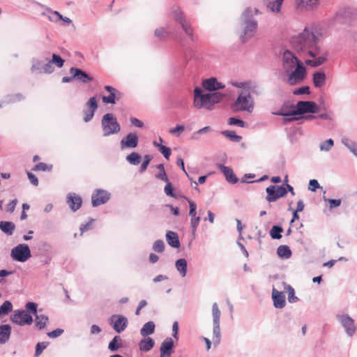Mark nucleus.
Segmentation results:
<instances>
[{
  "label": "nucleus",
  "instance_id": "14",
  "mask_svg": "<svg viewBox=\"0 0 357 357\" xmlns=\"http://www.w3.org/2000/svg\"><path fill=\"white\" fill-rule=\"evenodd\" d=\"M13 323L19 325H31L33 322V317L24 310H15L10 317Z\"/></svg>",
  "mask_w": 357,
  "mask_h": 357
},
{
  "label": "nucleus",
  "instance_id": "21",
  "mask_svg": "<svg viewBox=\"0 0 357 357\" xmlns=\"http://www.w3.org/2000/svg\"><path fill=\"white\" fill-rule=\"evenodd\" d=\"M86 106L87 109L83 111L84 115V121L85 122H89L93 119L95 112L98 107L96 97L93 96L90 98L87 101Z\"/></svg>",
  "mask_w": 357,
  "mask_h": 357
},
{
  "label": "nucleus",
  "instance_id": "33",
  "mask_svg": "<svg viewBox=\"0 0 357 357\" xmlns=\"http://www.w3.org/2000/svg\"><path fill=\"white\" fill-rule=\"evenodd\" d=\"M11 327L8 324L0 326V344L6 343L10 335Z\"/></svg>",
  "mask_w": 357,
  "mask_h": 357
},
{
  "label": "nucleus",
  "instance_id": "37",
  "mask_svg": "<svg viewBox=\"0 0 357 357\" xmlns=\"http://www.w3.org/2000/svg\"><path fill=\"white\" fill-rule=\"evenodd\" d=\"M172 33L169 26L167 24L165 27H160L155 30L154 36L160 40H165L166 36Z\"/></svg>",
  "mask_w": 357,
  "mask_h": 357
},
{
  "label": "nucleus",
  "instance_id": "16",
  "mask_svg": "<svg viewBox=\"0 0 357 357\" xmlns=\"http://www.w3.org/2000/svg\"><path fill=\"white\" fill-rule=\"evenodd\" d=\"M104 89L109 93L108 96H103L102 97V100L104 103L115 104L116 100H121L123 97V93L112 86L107 85Z\"/></svg>",
  "mask_w": 357,
  "mask_h": 357
},
{
  "label": "nucleus",
  "instance_id": "12",
  "mask_svg": "<svg viewBox=\"0 0 357 357\" xmlns=\"http://www.w3.org/2000/svg\"><path fill=\"white\" fill-rule=\"evenodd\" d=\"M302 62L298 59L294 52L290 50H285L282 55V66L285 73H290L298 63Z\"/></svg>",
  "mask_w": 357,
  "mask_h": 357
},
{
  "label": "nucleus",
  "instance_id": "23",
  "mask_svg": "<svg viewBox=\"0 0 357 357\" xmlns=\"http://www.w3.org/2000/svg\"><path fill=\"white\" fill-rule=\"evenodd\" d=\"M66 202L69 205L70 208L73 212L77 211L80 208L82 204V199L80 196L74 192H70L67 195Z\"/></svg>",
  "mask_w": 357,
  "mask_h": 357
},
{
  "label": "nucleus",
  "instance_id": "57",
  "mask_svg": "<svg viewBox=\"0 0 357 357\" xmlns=\"http://www.w3.org/2000/svg\"><path fill=\"white\" fill-rule=\"evenodd\" d=\"M310 93V87L308 86H304L298 88L293 91V94L296 95V96L303 95V94L308 95Z\"/></svg>",
  "mask_w": 357,
  "mask_h": 357
},
{
  "label": "nucleus",
  "instance_id": "34",
  "mask_svg": "<svg viewBox=\"0 0 357 357\" xmlns=\"http://www.w3.org/2000/svg\"><path fill=\"white\" fill-rule=\"evenodd\" d=\"M155 328V325L153 321H148L144 324L140 329V334L144 337H148L154 333Z\"/></svg>",
  "mask_w": 357,
  "mask_h": 357
},
{
  "label": "nucleus",
  "instance_id": "45",
  "mask_svg": "<svg viewBox=\"0 0 357 357\" xmlns=\"http://www.w3.org/2000/svg\"><path fill=\"white\" fill-rule=\"evenodd\" d=\"M209 95L212 107L215 104L220 102L225 96V94L220 92H212L209 93Z\"/></svg>",
  "mask_w": 357,
  "mask_h": 357
},
{
  "label": "nucleus",
  "instance_id": "63",
  "mask_svg": "<svg viewBox=\"0 0 357 357\" xmlns=\"http://www.w3.org/2000/svg\"><path fill=\"white\" fill-rule=\"evenodd\" d=\"M158 150L167 160H168L169 158L171 153H172V151H171L170 148L162 145V146H159Z\"/></svg>",
  "mask_w": 357,
  "mask_h": 357
},
{
  "label": "nucleus",
  "instance_id": "18",
  "mask_svg": "<svg viewBox=\"0 0 357 357\" xmlns=\"http://www.w3.org/2000/svg\"><path fill=\"white\" fill-rule=\"evenodd\" d=\"M110 198V194L104 190L97 189L91 196V202L93 206H98L105 204Z\"/></svg>",
  "mask_w": 357,
  "mask_h": 357
},
{
  "label": "nucleus",
  "instance_id": "36",
  "mask_svg": "<svg viewBox=\"0 0 357 357\" xmlns=\"http://www.w3.org/2000/svg\"><path fill=\"white\" fill-rule=\"evenodd\" d=\"M49 321L47 315L43 314H37L35 315V324L38 330L44 329Z\"/></svg>",
  "mask_w": 357,
  "mask_h": 357
},
{
  "label": "nucleus",
  "instance_id": "52",
  "mask_svg": "<svg viewBox=\"0 0 357 357\" xmlns=\"http://www.w3.org/2000/svg\"><path fill=\"white\" fill-rule=\"evenodd\" d=\"M200 217L196 216V217H192L190 220V226L192 229V234H195L197 229L199 226V222H200Z\"/></svg>",
  "mask_w": 357,
  "mask_h": 357
},
{
  "label": "nucleus",
  "instance_id": "35",
  "mask_svg": "<svg viewBox=\"0 0 357 357\" xmlns=\"http://www.w3.org/2000/svg\"><path fill=\"white\" fill-rule=\"evenodd\" d=\"M15 229V225L9 221H0V229L6 235L11 236Z\"/></svg>",
  "mask_w": 357,
  "mask_h": 357
},
{
  "label": "nucleus",
  "instance_id": "40",
  "mask_svg": "<svg viewBox=\"0 0 357 357\" xmlns=\"http://www.w3.org/2000/svg\"><path fill=\"white\" fill-rule=\"evenodd\" d=\"M121 338L119 335H116L113 337V339L109 342L108 344V349L111 351H116L119 348L122 347Z\"/></svg>",
  "mask_w": 357,
  "mask_h": 357
},
{
  "label": "nucleus",
  "instance_id": "17",
  "mask_svg": "<svg viewBox=\"0 0 357 357\" xmlns=\"http://www.w3.org/2000/svg\"><path fill=\"white\" fill-rule=\"evenodd\" d=\"M139 143V137L136 132H131L123 137L121 142L120 146L121 149H135Z\"/></svg>",
  "mask_w": 357,
  "mask_h": 357
},
{
  "label": "nucleus",
  "instance_id": "56",
  "mask_svg": "<svg viewBox=\"0 0 357 357\" xmlns=\"http://www.w3.org/2000/svg\"><path fill=\"white\" fill-rule=\"evenodd\" d=\"M52 166H48L46 163L39 162L33 167V170L34 171H51Z\"/></svg>",
  "mask_w": 357,
  "mask_h": 357
},
{
  "label": "nucleus",
  "instance_id": "6",
  "mask_svg": "<svg viewBox=\"0 0 357 357\" xmlns=\"http://www.w3.org/2000/svg\"><path fill=\"white\" fill-rule=\"evenodd\" d=\"M193 105L197 109L204 108L208 110L211 109L209 93H204L200 87L196 86L194 89Z\"/></svg>",
  "mask_w": 357,
  "mask_h": 357
},
{
  "label": "nucleus",
  "instance_id": "62",
  "mask_svg": "<svg viewBox=\"0 0 357 357\" xmlns=\"http://www.w3.org/2000/svg\"><path fill=\"white\" fill-rule=\"evenodd\" d=\"M288 301L291 303H296L298 301V298L295 296L294 289L291 286H289Z\"/></svg>",
  "mask_w": 357,
  "mask_h": 357
},
{
  "label": "nucleus",
  "instance_id": "24",
  "mask_svg": "<svg viewBox=\"0 0 357 357\" xmlns=\"http://www.w3.org/2000/svg\"><path fill=\"white\" fill-rule=\"evenodd\" d=\"M272 298L273 305L275 308L281 309L285 306V295L283 291H279L273 288L272 291Z\"/></svg>",
  "mask_w": 357,
  "mask_h": 357
},
{
  "label": "nucleus",
  "instance_id": "44",
  "mask_svg": "<svg viewBox=\"0 0 357 357\" xmlns=\"http://www.w3.org/2000/svg\"><path fill=\"white\" fill-rule=\"evenodd\" d=\"M283 229L281 226L273 225L270 230V236L273 239H280L282 238L281 233Z\"/></svg>",
  "mask_w": 357,
  "mask_h": 357
},
{
  "label": "nucleus",
  "instance_id": "46",
  "mask_svg": "<svg viewBox=\"0 0 357 357\" xmlns=\"http://www.w3.org/2000/svg\"><path fill=\"white\" fill-rule=\"evenodd\" d=\"M13 310V305L9 301H6L0 306V317L8 314Z\"/></svg>",
  "mask_w": 357,
  "mask_h": 357
},
{
  "label": "nucleus",
  "instance_id": "28",
  "mask_svg": "<svg viewBox=\"0 0 357 357\" xmlns=\"http://www.w3.org/2000/svg\"><path fill=\"white\" fill-rule=\"evenodd\" d=\"M328 52L324 53L321 50V54L315 57L313 60H306L305 63L312 67H318L327 61Z\"/></svg>",
  "mask_w": 357,
  "mask_h": 357
},
{
  "label": "nucleus",
  "instance_id": "26",
  "mask_svg": "<svg viewBox=\"0 0 357 357\" xmlns=\"http://www.w3.org/2000/svg\"><path fill=\"white\" fill-rule=\"evenodd\" d=\"M219 169L223 173L225 176L226 181L231 184H235L238 182V178L234 173L232 169L229 167L225 166L220 164L218 165Z\"/></svg>",
  "mask_w": 357,
  "mask_h": 357
},
{
  "label": "nucleus",
  "instance_id": "31",
  "mask_svg": "<svg viewBox=\"0 0 357 357\" xmlns=\"http://www.w3.org/2000/svg\"><path fill=\"white\" fill-rule=\"evenodd\" d=\"M166 240L167 243L172 248H178L180 247V241L178 234L172 231H168L166 234Z\"/></svg>",
  "mask_w": 357,
  "mask_h": 357
},
{
  "label": "nucleus",
  "instance_id": "10",
  "mask_svg": "<svg viewBox=\"0 0 357 357\" xmlns=\"http://www.w3.org/2000/svg\"><path fill=\"white\" fill-rule=\"evenodd\" d=\"M10 255L17 261L25 262L31 257V253L29 245L22 243L12 248Z\"/></svg>",
  "mask_w": 357,
  "mask_h": 357
},
{
  "label": "nucleus",
  "instance_id": "13",
  "mask_svg": "<svg viewBox=\"0 0 357 357\" xmlns=\"http://www.w3.org/2000/svg\"><path fill=\"white\" fill-rule=\"evenodd\" d=\"M266 199L268 202H275L280 197H284L287 194V188L283 185H269L266 189Z\"/></svg>",
  "mask_w": 357,
  "mask_h": 357
},
{
  "label": "nucleus",
  "instance_id": "19",
  "mask_svg": "<svg viewBox=\"0 0 357 357\" xmlns=\"http://www.w3.org/2000/svg\"><path fill=\"white\" fill-rule=\"evenodd\" d=\"M320 0H295V7L300 11H312L319 7Z\"/></svg>",
  "mask_w": 357,
  "mask_h": 357
},
{
  "label": "nucleus",
  "instance_id": "29",
  "mask_svg": "<svg viewBox=\"0 0 357 357\" xmlns=\"http://www.w3.org/2000/svg\"><path fill=\"white\" fill-rule=\"evenodd\" d=\"M25 99V96L20 93H15V94H7L3 98L2 102L3 104L9 105L13 104L17 102H20Z\"/></svg>",
  "mask_w": 357,
  "mask_h": 357
},
{
  "label": "nucleus",
  "instance_id": "49",
  "mask_svg": "<svg viewBox=\"0 0 357 357\" xmlns=\"http://www.w3.org/2000/svg\"><path fill=\"white\" fill-rule=\"evenodd\" d=\"M37 307V304L33 302H28L25 305L26 312L29 314H33L34 315L38 314Z\"/></svg>",
  "mask_w": 357,
  "mask_h": 357
},
{
  "label": "nucleus",
  "instance_id": "7",
  "mask_svg": "<svg viewBox=\"0 0 357 357\" xmlns=\"http://www.w3.org/2000/svg\"><path fill=\"white\" fill-rule=\"evenodd\" d=\"M286 73L288 75L287 82L291 86H294L300 84L305 78L306 68L303 62H300L290 73Z\"/></svg>",
  "mask_w": 357,
  "mask_h": 357
},
{
  "label": "nucleus",
  "instance_id": "15",
  "mask_svg": "<svg viewBox=\"0 0 357 357\" xmlns=\"http://www.w3.org/2000/svg\"><path fill=\"white\" fill-rule=\"evenodd\" d=\"M128 319L121 314H113L110 317V324L118 333L123 332L128 326Z\"/></svg>",
  "mask_w": 357,
  "mask_h": 357
},
{
  "label": "nucleus",
  "instance_id": "3",
  "mask_svg": "<svg viewBox=\"0 0 357 357\" xmlns=\"http://www.w3.org/2000/svg\"><path fill=\"white\" fill-rule=\"evenodd\" d=\"M171 15L180 24L188 38L191 41H194L195 36L193 28L192 27L190 20L183 14L181 8L178 7L173 8L171 11Z\"/></svg>",
  "mask_w": 357,
  "mask_h": 357
},
{
  "label": "nucleus",
  "instance_id": "55",
  "mask_svg": "<svg viewBox=\"0 0 357 357\" xmlns=\"http://www.w3.org/2000/svg\"><path fill=\"white\" fill-rule=\"evenodd\" d=\"M189 203V207H190V211H189V215L192 218V217H196L197 216V212H196V208H197V205L196 204L192 201V200H190L189 199H188L187 197H183Z\"/></svg>",
  "mask_w": 357,
  "mask_h": 357
},
{
  "label": "nucleus",
  "instance_id": "42",
  "mask_svg": "<svg viewBox=\"0 0 357 357\" xmlns=\"http://www.w3.org/2000/svg\"><path fill=\"white\" fill-rule=\"evenodd\" d=\"M220 133L234 142H239L242 139V137L236 135L234 131L223 130Z\"/></svg>",
  "mask_w": 357,
  "mask_h": 357
},
{
  "label": "nucleus",
  "instance_id": "8",
  "mask_svg": "<svg viewBox=\"0 0 357 357\" xmlns=\"http://www.w3.org/2000/svg\"><path fill=\"white\" fill-rule=\"evenodd\" d=\"M220 315L221 312L219 310L217 303H214L212 305V317H213V335L214 344L217 345L220 342Z\"/></svg>",
  "mask_w": 357,
  "mask_h": 357
},
{
  "label": "nucleus",
  "instance_id": "20",
  "mask_svg": "<svg viewBox=\"0 0 357 357\" xmlns=\"http://www.w3.org/2000/svg\"><path fill=\"white\" fill-rule=\"evenodd\" d=\"M69 73L70 75H73V78H74V80L78 81L82 84H88L93 79V78L89 75L79 68L71 67L70 68Z\"/></svg>",
  "mask_w": 357,
  "mask_h": 357
},
{
  "label": "nucleus",
  "instance_id": "32",
  "mask_svg": "<svg viewBox=\"0 0 357 357\" xmlns=\"http://www.w3.org/2000/svg\"><path fill=\"white\" fill-rule=\"evenodd\" d=\"M326 79V73L324 71L320 70L315 72L313 74V84L315 87L320 88L325 84Z\"/></svg>",
  "mask_w": 357,
  "mask_h": 357
},
{
  "label": "nucleus",
  "instance_id": "39",
  "mask_svg": "<svg viewBox=\"0 0 357 357\" xmlns=\"http://www.w3.org/2000/svg\"><path fill=\"white\" fill-rule=\"evenodd\" d=\"M277 254L281 259H287L291 257L292 252L289 246L282 245L277 248Z\"/></svg>",
  "mask_w": 357,
  "mask_h": 357
},
{
  "label": "nucleus",
  "instance_id": "1",
  "mask_svg": "<svg viewBox=\"0 0 357 357\" xmlns=\"http://www.w3.org/2000/svg\"><path fill=\"white\" fill-rule=\"evenodd\" d=\"M321 33L314 26H305L291 38L290 44L297 53L315 58L321 54Z\"/></svg>",
  "mask_w": 357,
  "mask_h": 357
},
{
  "label": "nucleus",
  "instance_id": "41",
  "mask_svg": "<svg viewBox=\"0 0 357 357\" xmlns=\"http://www.w3.org/2000/svg\"><path fill=\"white\" fill-rule=\"evenodd\" d=\"M284 0H275L268 3L267 8L272 12L278 13L281 10L282 4Z\"/></svg>",
  "mask_w": 357,
  "mask_h": 357
},
{
  "label": "nucleus",
  "instance_id": "54",
  "mask_svg": "<svg viewBox=\"0 0 357 357\" xmlns=\"http://www.w3.org/2000/svg\"><path fill=\"white\" fill-rule=\"evenodd\" d=\"M47 345L48 342H41L37 343L36 347L35 356L38 357V356H40L43 351V350L46 349Z\"/></svg>",
  "mask_w": 357,
  "mask_h": 357
},
{
  "label": "nucleus",
  "instance_id": "64",
  "mask_svg": "<svg viewBox=\"0 0 357 357\" xmlns=\"http://www.w3.org/2000/svg\"><path fill=\"white\" fill-rule=\"evenodd\" d=\"M212 131V128L210 126H206L204 127L197 131L195 132L192 135V138L197 139V135H202V134H206Z\"/></svg>",
  "mask_w": 357,
  "mask_h": 357
},
{
  "label": "nucleus",
  "instance_id": "11",
  "mask_svg": "<svg viewBox=\"0 0 357 357\" xmlns=\"http://www.w3.org/2000/svg\"><path fill=\"white\" fill-rule=\"evenodd\" d=\"M295 107L296 116L309 113L315 114L319 111V107L317 104L310 100H300L296 103Z\"/></svg>",
  "mask_w": 357,
  "mask_h": 357
},
{
  "label": "nucleus",
  "instance_id": "25",
  "mask_svg": "<svg viewBox=\"0 0 357 357\" xmlns=\"http://www.w3.org/2000/svg\"><path fill=\"white\" fill-rule=\"evenodd\" d=\"M174 341L171 337H167L160 346V357H169L173 352Z\"/></svg>",
  "mask_w": 357,
  "mask_h": 357
},
{
  "label": "nucleus",
  "instance_id": "38",
  "mask_svg": "<svg viewBox=\"0 0 357 357\" xmlns=\"http://www.w3.org/2000/svg\"><path fill=\"white\" fill-rule=\"evenodd\" d=\"M175 266L181 277H185L186 275L188 264L185 259L181 258L176 260L175 262Z\"/></svg>",
  "mask_w": 357,
  "mask_h": 357
},
{
  "label": "nucleus",
  "instance_id": "2",
  "mask_svg": "<svg viewBox=\"0 0 357 357\" xmlns=\"http://www.w3.org/2000/svg\"><path fill=\"white\" fill-rule=\"evenodd\" d=\"M259 13L258 9L247 8L241 16L242 32L239 36L241 43H245L252 38L257 31L258 23L255 16Z\"/></svg>",
  "mask_w": 357,
  "mask_h": 357
},
{
  "label": "nucleus",
  "instance_id": "47",
  "mask_svg": "<svg viewBox=\"0 0 357 357\" xmlns=\"http://www.w3.org/2000/svg\"><path fill=\"white\" fill-rule=\"evenodd\" d=\"M334 141L332 139H328L319 144L321 151H329L333 146Z\"/></svg>",
  "mask_w": 357,
  "mask_h": 357
},
{
  "label": "nucleus",
  "instance_id": "58",
  "mask_svg": "<svg viewBox=\"0 0 357 357\" xmlns=\"http://www.w3.org/2000/svg\"><path fill=\"white\" fill-rule=\"evenodd\" d=\"M153 249L158 252H162L165 249V243L162 240H156L153 245Z\"/></svg>",
  "mask_w": 357,
  "mask_h": 357
},
{
  "label": "nucleus",
  "instance_id": "4",
  "mask_svg": "<svg viewBox=\"0 0 357 357\" xmlns=\"http://www.w3.org/2000/svg\"><path fill=\"white\" fill-rule=\"evenodd\" d=\"M101 127L105 137L117 134L121 131V125L115 115L112 113L103 115L101 119Z\"/></svg>",
  "mask_w": 357,
  "mask_h": 357
},
{
  "label": "nucleus",
  "instance_id": "27",
  "mask_svg": "<svg viewBox=\"0 0 357 357\" xmlns=\"http://www.w3.org/2000/svg\"><path fill=\"white\" fill-rule=\"evenodd\" d=\"M273 115L281 116H296V107L294 105H283L280 111L272 112Z\"/></svg>",
  "mask_w": 357,
  "mask_h": 357
},
{
  "label": "nucleus",
  "instance_id": "5",
  "mask_svg": "<svg viewBox=\"0 0 357 357\" xmlns=\"http://www.w3.org/2000/svg\"><path fill=\"white\" fill-rule=\"evenodd\" d=\"M235 111L252 112L254 109V100L250 93L241 92L232 105Z\"/></svg>",
  "mask_w": 357,
  "mask_h": 357
},
{
  "label": "nucleus",
  "instance_id": "48",
  "mask_svg": "<svg viewBox=\"0 0 357 357\" xmlns=\"http://www.w3.org/2000/svg\"><path fill=\"white\" fill-rule=\"evenodd\" d=\"M342 143L349 149V151H354V148L357 146V143L354 141L349 139L347 137L342 138Z\"/></svg>",
  "mask_w": 357,
  "mask_h": 357
},
{
  "label": "nucleus",
  "instance_id": "9",
  "mask_svg": "<svg viewBox=\"0 0 357 357\" xmlns=\"http://www.w3.org/2000/svg\"><path fill=\"white\" fill-rule=\"evenodd\" d=\"M336 318L340 323L348 337H352L354 335L357 331V326L352 317H351L348 314H339L336 315Z\"/></svg>",
  "mask_w": 357,
  "mask_h": 357
},
{
  "label": "nucleus",
  "instance_id": "53",
  "mask_svg": "<svg viewBox=\"0 0 357 357\" xmlns=\"http://www.w3.org/2000/svg\"><path fill=\"white\" fill-rule=\"evenodd\" d=\"M50 15L48 16V18L51 22H58L61 19H63V15L58 11H52L50 10Z\"/></svg>",
  "mask_w": 357,
  "mask_h": 357
},
{
  "label": "nucleus",
  "instance_id": "59",
  "mask_svg": "<svg viewBox=\"0 0 357 357\" xmlns=\"http://www.w3.org/2000/svg\"><path fill=\"white\" fill-rule=\"evenodd\" d=\"M165 183H166V185L165 186V188H164V191H165V194L167 196L175 198L176 195L174 193V189H173L171 182L169 181H168Z\"/></svg>",
  "mask_w": 357,
  "mask_h": 357
},
{
  "label": "nucleus",
  "instance_id": "43",
  "mask_svg": "<svg viewBox=\"0 0 357 357\" xmlns=\"http://www.w3.org/2000/svg\"><path fill=\"white\" fill-rule=\"evenodd\" d=\"M141 155L137 152H132L126 156V160L132 165H138L141 162Z\"/></svg>",
  "mask_w": 357,
  "mask_h": 357
},
{
  "label": "nucleus",
  "instance_id": "60",
  "mask_svg": "<svg viewBox=\"0 0 357 357\" xmlns=\"http://www.w3.org/2000/svg\"><path fill=\"white\" fill-rule=\"evenodd\" d=\"M325 202H328L329 203V208L332 209L336 207H338L341 204V199H326L324 198Z\"/></svg>",
  "mask_w": 357,
  "mask_h": 357
},
{
  "label": "nucleus",
  "instance_id": "30",
  "mask_svg": "<svg viewBox=\"0 0 357 357\" xmlns=\"http://www.w3.org/2000/svg\"><path fill=\"white\" fill-rule=\"evenodd\" d=\"M155 345V341L150 337H146L139 342V349L142 352L149 351Z\"/></svg>",
  "mask_w": 357,
  "mask_h": 357
},
{
  "label": "nucleus",
  "instance_id": "51",
  "mask_svg": "<svg viewBox=\"0 0 357 357\" xmlns=\"http://www.w3.org/2000/svg\"><path fill=\"white\" fill-rule=\"evenodd\" d=\"M228 123L231 126H237L240 128H244L245 126V123L239 119L235 117H231L228 119Z\"/></svg>",
  "mask_w": 357,
  "mask_h": 357
},
{
  "label": "nucleus",
  "instance_id": "61",
  "mask_svg": "<svg viewBox=\"0 0 357 357\" xmlns=\"http://www.w3.org/2000/svg\"><path fill=\"white\" fill-rule=\"evenodd\" d=\"M151 160V157L149 155H145L144 156V161L139 168L140 172H144L146 171Z\"/></svg>",
  "mask_w": 357,
  "mask_h": 357
},
{
  "label": "nucleus",
  "instance_id": "22",
  "mask_svg": "<svg viewBox=\"0 0 357 357\" xmlns=\"http://www.w3.org/2000/svg\"><path fill=\"white\" fill-rule=\"evenodd\" d=\"M202 86L208 91H215L225 88V84L219 82L215 77L206 79L202 82Z\"/></svg>",
  "mask_w": 357,
  "mask_h": 357
},
{
  "label": "nucleus",
  "instance_id": "50",
  "mask_svg": "<svg viewBox=\"0 0 357 357\" xmlns=\"http://www.w3.org/2000/svg\"><path fill=\"white\" fill-rule=\"evenodd\" d=\"M53 64L56 65L58 68H61L63 66L64 60L58 54H53L52 59L50 61Z\"/></svg>",
  "mask_w": 357,
  "mask_h": 357
}]
</instances>
